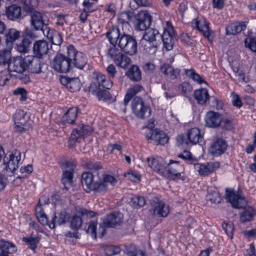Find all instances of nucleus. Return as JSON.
Instances as JSON below:
<instances>
[{"instance_id": "1", "label": "nucleus", "mask_w": 256, "mask_h": 256, "mask_svg": "<svg viewBox=\"0 0 256 256\" xmlns=\"http://www.w3.org/2000/svg\"><path fill=\"white\" fill-rule=\"evenodd\" d=\"M110 44H118V46L122 52L128 55L133 56L137 52V42L132 36L120 32L117 26H113L106 34Z\"/></svg>"}, {"instance_id": "2", "label": "nucleus", "mask_w": 256, "mask_h": 256, "mask_svg": "<svg viewBox=\"0 0 256 256\" xmlns=\"http://www.w3.org/2000/svg\"><path fill=\"white\" fill-rule=\"evenodd\" d=\"M226 198L227 202L232 204L233 208L237 209L244 208L240 214V221L244 223L250 221L256 214V212L253 208L248 206V201L239 191L234 190H226Z\"/></svg>"}, {"instance_id": "3", "label": "nucleus", "mask_w": 256, "mask_h": 256, "mask_svg": "<svg viewBox=\"0 0 256 256\" xmlns=\"http://www.w3.org/2000/svg\"><path fill=\"white\" fill-rule=\"evenodd\" d=\"M107 52L108 56L116 64L122 68H126L131 62L130 58L124 55L121 48H118V44H110Z\"/></svg>"}, {"instance_id": "4", "label": "nucleus", "mask_w": 256, "mask_h": 256, "mask_svg": "<svg viewBox=\"0 0 256 256\" xmlns=\"http://www.w3.org/2000/svg\"><path fill=\"white\" fill-rule=\"evenodd\" d=\"M202 138L200 130L196 128H192L188 131L186 137L183 135H179L177 136V144L179 146L188 148L190 144L198 143Z\"/></svg>"}, {"instance_id": "5", "label": "nucleus", "mask_w": 256, "mask_h": 256, "mask_svg": "<svg viewBox=\"0 0 256 256\" xmlns=\"http://www.w3.org/2000/svg\"><path fill=\"white\" fill-rule=\"evenodd\" d=\"M67 54L69 56L72 65L73 64L79 69H82L87 62L85 54L76 50L72 45L67 48Z\"/></svg>"}, {"instance_id": "6", "label": "nucleus", "mask_w": 256, "mask_h": 256, "mask_svg": "<svg viewBox=\"0 0 256 256\" xmlns=\"http://www.w3.org/2000/svg\"><path fill=\"white\" fill-rule=\"evenodd\" d=\"M132 108L134 114L138 118H146L151 114L150 108L144 104L142 99L135 97L132 102Z\"/></svg>"}, {"instance_id": "7", "label": "nucleus", "mask_w": 256, "mask_h": 256, "mask_svg": "<svg viewBox=\"0 0 256 256\" xmlns=\"http://www.w3.org/2000/svg\"><path fill=\"white\" fill-rule=\"evenodd\" d=\"M53 68L60 73H66L70 71L72 68L69 56H64L62 54H57L52 62Z\"/></svg>"}, {"instance_id": "8", "label": "nucleus", "mask_w": 256, "mask_h": 256, "mask_svg": "<svg viewBox=\"0 0 256 256\" xmlns=\"http://www.w3.org/2000/svg\"><path fill=\"white\" fill-rule=\"evenodd\" d=\"M184 170V168L179 164L178 162L170 160L169 163L167 164L166 168L165 170V176L168 174L170 177L173 176L174 180H184L185 178L182 176Z\"/></svg>"}, {"instance_id": "9", "label": "nucleus", "mask_w": 256, "mask_h": 256, "mask_svg": "<svg viewBox=\"0 0 256 256\" xmlns=\"http://www.w3.org/2000/svg\"><path fill=\"white\" fill-rule=\"evenodd\" d=\"M21 160V152L18 150H15L8 157L4 160V170L6 172H13L18 167V164Z\"/></svg>"}, {"instance_id": "10", "label": "nucleus", "mask_w": 256, "mask_h": 256, "mask_svg": "<svg viewBox=\"0 0 256 256\" xmlns=\"http://www.w3.org/2000/svg\"><path fill=\"white\" fill-rule=\"evenodd\" d=\"M194 168L201 176H208L220 168L218 162H209L205 164L195 163Z\"/></svg>"}, {"instance_id": "11", "label": "nucleus", "mask_w": 256, "mask_h": 256, "mask_svg": "<svg viewBox=\"0 0 256 256\" xmlns=\"http://www.w3.org/2000/svg\"><path fill=\"white\" fill-rule=\"evenodd\" d=\"M27 56L14 57L8 64L10 71L22 74L26 70Z\"/></svg>"}, {"instance_id": "12", "label": "nucleus", "mask_w": 256, "mask_h": 256, "mask_svg": "<svg viewBox=\"0 0 256 256\" xmlns=\"http://www.w3.org/2000/svg\"><path fill=\"white\" fill-rule=\"evenodd\" d=\"M146 138L148 140H152L156 145H164L168 140L166 133L158 130H150L146 134Z\"/></svg>"}, {"instance_id": "13", "label": "nucleus", "mask_w": 256, "mask_h": 256, "mask_svg": "<svg viewBox=\"0 0 256 256\" xmlns=\"http://www.w3.org/2000/svg\"><path fill=\"white\" fill-rule=\"evenodd\" d=\"M146 161L150 167L156 171L158 174L165 176V170L167 163L160 156L156 158H148Z\"/></svg>"}, {"instance_id": "14", "label": "nucleus", "mask_w": 256, "mask_h": 256, "mask_svg": "<svg viewBox=\"0 0 256 256\" xmlns=\"http://www.w3.org/2000/svg\"><path fill=\"white\" fill-rule=\"evenodd\" d=\"M64 170L63 172L62 182L65 188H68L66 185H70L72 182L73 172L76 167L74 161H66L64 163Z\"/></svg>"}, {"instance_id": "15", "label": "nucleus", "mask_w": 256, "mask_h": 256, "mask_svg": "<svg viewBox=\"0 0 256 256\" xmlns=\"http://www.w3.org/2000/svg\"><path fill=\"white\" fill-rule=\"evenodd\" d=\"M152 210L154 215L160 217H166L170 212V208L164 202L154 199L152 203Z\"/></svg>"}, {"instance_id": "16", "label": "nucleus", "mask_w": 256, "mask_h": 256, "mask_svg": "<svg viewBox=\"0 0 256 256\" xmlns=\"http://www.w3.org/2000/svg\"><path fill=\"white\" fill-rule=\"evenodd\" d=\"M151 22V16L146 12H141L138 14L136 29L140 30H146L150 26Z\"/></svg>"}, {"instance_id": "17", "label": "nucleus", "mask_w": 256, "mask_h": 256, "mask_svg": "<svg viewBox=\"0 0 256 256\" xmlns=\"http://www.w3.org/2000/svg\"><path fill=\"white\" fill-rule=\"evenodd\" d=\"M40 58L36 56H27L26 70L34 74L42 72V63Z\"/></svg>"}, {"instance_id": "18", "label": "nucleus", "mask_w": 256, "mask_h": 256, "mask_svg": "<svg viewBox=\"0 0 256 256\" xmlns=\"http://www.w3.org/2000/svg\"><path fill=\"white\" fill-rule=\"evenodd\" d=\"M222 120V116L220 113L210 111L206 114L205 122L207 126L216 128L220 126Z\"/></svg>"}, {"instance_id": "19", "label": "nucleus", "mask_w": 256, "mask_h": 256, "mask_svg": "<svg viewBox=\"0 0 256 256\" xmlns=\"http://www.w3.org/2000/svg\"><path fill=\"white\" fill-rule=\"evenodd\" d=\"M123 215L118 212H114L108 214L103 220L105 226L114 227L119 226L122 222Z\"/></svg>"}, {"instance_id": "20", "label": "nucleus", "mask_w": 256, "mask_h": 256, "mask_svg": "<svg viewBox=\"0 0 256 256\" xmlns=\"http://www.w3.org/2000/svg\"><path fill=\"white\" fill-rule=\"evenodd\" d=\"M49 50V44L44 40H38L33 45V52L34 56L42 58L47 54Z\"/></svg>"}, {"instance_id": "21", "label": "nucleus", "mask_w": 256, "mask_h": 256, "mask_svg": "<svg viewBox=\"0 0 256 256\" xmlns=\"http://www.w3.org/2000/svg\"><path fill=\"white\" fill-rule=\"evenodd\" d=\"M160 72L170 80L176 79L180 76V70L175 68L168 64L164 63L160 67Z\"/></svg>"}, {"instance_id": "22", "label": "nucleus", "mask_w": 256, "mask_h": 256, "mask_svg": "<svg viewBox=\"0 0 256 256\" xmlns=\"http://www.w3.org/2000/svg\"><path fill=\"white\" fill-rule=\"evenodd\" d=\"M30 16L31 28L36 30L42 29L44 26V20L42 14L36 10H34L30 12Z\"/></svg>"}, {"instance_id": "23", "label": "nucleus", "mask_w": 256, "mask_h": 256, "mask_svg": "<svg viewBox=\"0 0 256 256\" xmlns=\"http://www.w3.org/2000/svg\"><path fill=\"white\" fill-rule=\"evenodd\" d=\"M226 147V143L224 140L218 139L212 144L209 151L214 156H218L224 152Z\"/></svg>"}, {"instance_id": "24", "label": "nucleus", "mask_w": 256, "mask_h": 256, "mask_svg": "<svg viewBox=\"0 0 256 256\" xmlns=\"http://www.w3.org/2000/svg\"><path fill=\"white\" fill-rule=\"evenodd\" d=\"M246 28V24L244 22H237L229 24L226 28L227 35H235L244 31Z\"/></svg>"}, {"instance_id": "25", "label": "nucleus", "mask_w": 256, "mask_h": 256, "mask_svg": "<svg viewBox=\"0 0 256 256\" xmlns=\"http://www.w3.org/2000/svg\"><path fill=\"white\" fill-rule=\"evenodd\" d=\"M16 250L15 244L6 240H0V256H9L8 254L14 253Z\"/></svg>"}, {"instance_id": "26", "label": "nucleus", "mask_w": 256, "mask_h": 256, "mask_svg": "<svg viewBox=\"0 0 256 256\" xmlns=\"http://www.w3.org/2000/svg\"><path fill=\"white\" fill-rule=\"evenodd\" d=\"M6 12L7 18L10 20H14L22 18L21 8L16 4L8 7Z\"/></svg>"}, {"instance_id": "27", "label": "nucleus", "mask_w": 256, "mask_h": 256, "mask_svg": "<svg viewBox=\"0 0 256 256\" xmlns=\"http://www.w3.org/2000/svg\"><path fill=\"white\" fill-rule=\"evenodd\" d=\"M82 184L84 190L89 192L92 190L94 182V175L88 172H84L82 175Z\"/></svg>"}, {"instance_id": "28", "label": "nucleus", "mask_w": 256, "mask_h": 256, "mask_svg": "<svg viewBox=\"0 0 256 256\" xmlns=\"http://www.w3.org/2000/svg\"><path fill=\"white\" fill-rule=\"evenodd\" d=\"M78 114V108H69L62 117L61 123L62 124H74Z\"/></svg>"}, {"instance_id": "29", "label": "nucleus", "mask_w": 256, "mask_h": 256, "mask_svg": "<svg viewBox=\"0 0 256 256\" xmlns=\"http://www.w3.org/2000/svg\"><path fill=\"white\" fill-rule=\"evenodd\" d=\"M164 46L167 50H170L172 49L174 44V38L170 30H164L163 34L161 36Z\"/></svg>"}, {"instance_id": "30", "label": "nucleus", "mask_w": 256, "mask_h": 256, "mask_svg": "<svg viewBox=\"0 0 256 256\" xmlns=\"http://www.w3.org/2000/svg\"><path fill=\"white\" fill-rule=\"evenodd\" d=\"M193 24L194 27L196 28L199 31L202 32L204 36L209 39L210 34L209 32V24L208 22L204 20L202 21L194 20Z\"/></svg>"}, {"instance_id": "31", "label": "nucleus", "mask_w": 256, "mask_h": 256, "mask_svg": "<svg viewBox=\"0 0 256 256\" xmlns=\"http://www.w3.org/2000/svg\"><path fill=\"white\" fill-rule=\"evenodd\" d=\"M29 118L26 112L22 110H18L14 116V120L15 124L26 125Z\"/></svg>"}, {"instance_id": "32", "label": "nucleus", "mask_w": 256, "mask_h": 256, "mask_svg": "<svg viewBox=\"0 0 256 256\" xmlns=\"http://www.w3.org/2000/svg\"><path fill=\"white\" fill-rule=\"evenodd\" d=\"M194 96L198 102L200 104H206L207 100L209 98L208 92L206 88H201L196 90L194 92Z\"/></svg>"}, {"instance_id": "33", "label": "nucleus", "mask_w": 256, "mask_h": 256, "mask_svg": "<svg viewBox=\"0 0 256 256\" xmlns=\"http://www.w3.org/2000/svg\"><path fill=\"white\" fill-rule=\"evenodd\" d=\"M68 216L66 212H60L58 218L54 214L50 223L49 224V226L52 229L54 228L56 224L59 226L63 224L66 222Z\"/></svg>"}, {"instance_id": "34", "label": "nucleus", "mask_w": 256, "mask_h": 256, "mask_svg": "<svg viewBox=\"0 0 256 256\" xmlns=\"http://www.w3.org/2000/svg\"><path fill=\"white\" fill-rule=\"evenodd\" d=\"M21 32L17 30L11 28H10L6 34V40L8 44H12L14 42L18 40L20 36Z\"/></svg>"}, {"instance_id": "35", "label": "nucleus", "mask_w": 256, "mask_h": 256, "mask_svg": "<svg viewBox=\"0 0 256 256\" xmlns=\"http://www.w3.org/2000/svg\"><path fill=\"white\" fill-rule=\"evenodd\" d=\"M128 76L132 80L139 81L142 78L141 72L137 66H132L127 72Z\"/></svg>"}, {"instance_id": "36", "label": "nucleus", "mask_w": 256, "mask_h": 256, "mask_svg": "<svg viewBox=\"0 0 256 256\" xmlns=\"http://www.w3.org/2000/svg\"><path fill=\"white\" fill-rule=\"evenodd\" d=\"M159 32L157 30L148 28L143 34V39L149 42H152L156 40V38Z\"/></svg>"}, {"instance_id": "37", "label": "nucleus", "mask_w": 256, "mask_h": 256, "mask_svg": "<svg viewBox=\"0 0 256 256\" xmlns=\"http://www.w3.org/2000/svg\"><path fill=\"white\" fill-rule=\"evenodd\" d=\"M145 198L142 196H134L130 198L129 203L134 208H138L143 206L146 204Z\"/></svg>"}, {"instance_id": "38", "label": "nucleus", "mask_w": 256, "mask_h": 256, "mask_svg": "<svg viewBox=\"0 0 256 256\" xmlns=\"http://www.w3.org/2000/svg\"><path fill=\"white\" fill-rule=\"evenodd\" d=\"M32 41L28 37H24L22 41L16 46L17 50L21 53H26L28 52Z\"/></svg>"}, {"instance_id": "39", "label": "nucleus", "mask_w": 256, "mask_h": 256, "mask_svg": "<svg viewBox=\"0 0 256 256\" xmlns=\"http://www.w3.org/2000/svg\"><path fill=\"white\" fill-rule=\"evenodd\" d=\"M81 88L80 80L78 78H71L66 84V88L71 92L78 91Z\"/></svg>"}, {"instance_id": "40", "label": "nucleus", "mask_w": 256, "mask_h": 256, "mask_svg": "<svg viewBox=\"0 0 256 256\" xmlns=\"http://www.w3.org/2000/svg\"><path fill=\"white\" fill-rule=\"evenodd\" d=\"M11 51L10 50L4 49L0 51V64L6 65L10 63L11 58Z\"/></svg>"}, {"instance_id": "41", "label": "nucleus", "mask_w": 256, "mask_h": 256, "mask_svg": "<svg viewBox=\"0 0 256 256\" xmlns=\"http://www.w3.org/2000/svg\"><path fill=\"white\" fill-rule=\"evenodd\" d=\"M142 89V86L139 84H136L133 87L130 88L128 90L124 99L125 104H126L130 99L136 94L138 92H140Z\"/></svg>"}, {"instance_id": "42", "label": "nucleus", "mask_w": 256, "mask_h": 256, "mask_svg": "<svg viewBox=\"0 0 256 256\" xmlns=\"http://www.w3.org/2000/svg\"><path fill=\"white\" fill-rule=\"evenodd\" d=\"M185 74L188 78L192 79L194 82H196L199 84H202L205 82L202 80L201 76L193 69L185 70Z\"/></svg>"}, {"instance_id": "43", "label": "nucleus", "mask_w": 256, "mask_h": 256, "mask_svg": "<svg viewBox=\"0 0 256 256\" xmlns=\"http://www.w3.org/2000/svg\"><path fill=\"white\" fill-rule=\"evenodd\" d=\"M132 16L130 15V13L122 12L118 15V20L119 24H122L126 27H129L128 22L130 20Z\"/></svg>"}, {"instance_id": "44", "label": "nucleus", "mask_w": 256, "mask_h": 256, "mask_svg": "<svg viewBox=\"0 0 256 256\" xmlns=\"http://www.w3.org/2000/svg\"><path fill=\"white\" fill-rule=\"evenodd\" d=\"M40 240L39 236H32L28 238H24L22 239L23 241L26 242L29 245V248L34 250L37 247V244L39 242Z\"/></svg>"}, {"instance_id": "45", "label": "nucleus", "mask_w": 256, "mask_h": 256, "mask_svg": "<svg viewBox=\"0 0 256 256\" xmlns=\"http://www.w3.org/2000/svg\"><path fill=\"white\" fill-rule=\"evenodd\" d=\"M38 5V0H24L23 2L24 10L28 12H34Z\"/></svg>"}, {"instance_id": "46", "label": "nucleus", "mask_w": 256, "mask_h": 256, "mask_svg": "<svg viewBox=\"0 0 256 256\" xmlns=\"http://www.w3.org/2000/svg\"><path fill=\"white\" fill-rule=\"evenodd\" d=\"M108 186L102 180H100L94 182L92 190L96 192H102L106 191L108 189Z\"/></svg>"}, {"instance_id": "47", "label": "nucleus", "mask_w": 256, "mask_h": 256, "mask_svg": "<svg viewBox=\"0 0 256 256\" xmlns=\"http://www.w3.org/2000/svg\"><path fill=\"white\" fill-rule=\"evenodd\" d=\"M206 199L208 200L214 204H219L222 200L220 194L216 190L210 192H208V194L206 196Z\"/></svg>"}, {"instance_id": "48", "label": "nucleus", "mask_w": 256, "mask_h": 256, "mask_svg": "<svg viewBox=\"0 0 256 256\" xmlns=\"http://www.w3.org/2000/svg\"><path fill=\"white\" fill-rule=\"evenodd\" d=\"M178 157L185 160L188 163L194 164L197 161V159L194 158L189 151L184 150L182 153L178 155Z\"/></svg>"}, {"instance_id": "49", "label": "nucleus", "mask_w": 256, "mask_h": 256, "mask_svg": "<svg viewBox=\"0 0 256 256\" xmlns=\"http://www.w3.org/2000/svg\"><path fill=\"white\" fill-rule=\"evenodd\" d=\"M124 176L133 182H138L140 180V176L136 171L129 170L125 172Z\"/></svg>"}, {"instance_id": "50", "label": "nucleus", "mask_w": 256, "mask_h": 256, "mask_svg": "<svg viewBox=\"0 0 256 256\" xmlns=\"http://www.w3.org/2000/svg\"><path fill=\"white\" fill-rule=\"evenodd\" d=\"M178 90L182 94L185 95L192 92V88L188 82H184L178 86Z\"/></svg>"}, {"instance_id": "51", "label": "nucleus", "mask_w": 256, "mask_h": 256, "mask_svg": "<svg viewBox=\"0 0 256 256\" xmlns=\"http://www.w3.org/2000/svg\"><path fill=\"white\" fill-rule=\"evenodd\" d=\"M82 220L80 216L76 215L74 216L70 220V226L74 230L79 229L82 224Z\"/></svg>"}, {"instance_id": "52", "label": "nucleus", "mask_w": 256, "mask_h": 256, "mask_svg": "<svg viewBox=\"0 0 256 256\" xmlns=\"http://www.w3.org/2000/svg\"><path fill=\"white\" fill-rule=\"evenodd\" d=\"M10 78L9 72L7 70H2L0 72V86H4Z\"/></svg>"}, {"instance_id": "53", "label": "nucleus", "mask_w": 256, "mask_h": 256, "mask_svg": "<svg viewBox=\"0 0 256 256\" xmlns=\"http://www.w3.org/2000/svg\"><path fill=\"white\" fill-rule=\"evenodd\" d=\"M222 227L228 236L232 239L233 238V231L234 230L233 224L232 222L224 223L222 224Z\"/></svg>"}, {"instance_id": "54", "label": "nucleus", "mask_w": 256, "mask_h": 256, "mask_svg": "<svg viewBox=\"0 0 256 256\" xmlns=\"http://www.w3.org/2000/svg\"><path fill=\"white\" fill-rule=\"evenodd\" d=\"M104 252L106 256H112L114 254L119 253L120 252V248L118 246H106Z\"/></svg>"}, {"instance_id": "55", "label": "nucleus", "mask_w": 256, "mask_h": 256, "mask_svg": "<svg viewBox=\"0 0 256 256\" xmlns=\"http://www.w3.org/2000/svg\"><path fill=\"white\" fill-rule=\"evenodd\" d=\"M102 180L108 186V188L109 186H113L118 182L117 180L114 177L107 174H103Z\"/></svg>"}, {"instance_id": "56", "label": "nucleus", "mask_w": 256, "mask_h": 256, "mask_svg": "<svg viewBox=\"0 0 256 256\" xmlns=\"http://www.w3.org/2000/svg\"><path fill=\"white\" fill-rule=\"evenodd\" d=\"M50 40L52 44L58 46L60 45L62 42V38L61 34L56 30L54 32V34L50 37Z\"/></svg>"}, {"instance_id": "57", "label": "nucleus", "mask_w": 256, "mask_h": 256, "mask_svg": "<svg viewBox=\"0 0 256 256\" xmlns=\"http://www.w3.org/2000/svg\"><path fill=\"white\" fill-rule=\"evenodd\" d=\"M244 44L246 48L256 52V39L247 38L244 40Z\"/></svg>"}, {"instance_id": "58", "label": "nucleus", "mask_w": 256, "mask_h": 256, "mask_svg": "<svg viewBox=\"0 0 256 256\" xmlns=\"http://www.w3.org/2000/svg\"><path fill=\"white\" fill-rule=\"evenodd\" d=\"M97 223L94 221H91L89 222L87 232L90 234L92 237L94 239L96 238V229Z\"/></svg>"}, {"instance_id": "59", "label": "nucleus", "mask_w": 256, "mask_h": 256, "mask_svg": "<svg viewBox=\"0 0 256 256\" xmlns=\"http://www.w3.org/2000/svg\"><path fill=\"white\" fill-rule=\"evenodd\" d=\"M82 5L84 12H91L95 10L94 3L90 2L89 0H84Z\"/></svg>"}, {"instance_id": "60", "label": "nucleus", "mask_w": 256, "mask_h": 256, "mask_svg": "<svg viewBox=\"0 0 256 256\" xmlns=\"http://www.w3.org/2000/svg\"><path fill=\"white\" fill-rule=\"evenodd\" d=\"M97 96L100 100H108L111 98L109 92L106 90H99L96 93Z\"/></svg>"}, {"instance_id": "61", "label": "nucleus", "mask_w": 256, "mask_h": 256, "mask_svg": "<svg viewBox=\"0 0 256 256\" xmlns=\"http://www.w3.org/2000/svg\"><path fill=\"white\" fill-rule=\"evenodd\" d=\"M231 96L232 98V104L238 108H240L242 105V103L238 95L234 92H232Z\"/></svg>"}, {"instance_id": "62", "label": "nucleus", "mask_w": 256, "mask_h": 256, "mask_svg": "<svg viewBox=\"0 0 256 256\" xmlns=\"http://www.w3.org/2000/svg\"><path fill=\"white\" fill-rule=\"evenodd\" d=\"M82 136H82L79 130L76 129L72 132L70 134V144L72 142L74 143L78 141V140Z\"/></svg>"}, {"instance_id": "63", "label": "nucleus", "mask_w": 256, "mask_h": 256, "mask_svg": "<svg viewBox=\"0 0 256 256\" xmlns=\"http://www.w3.org/2000/svg\"><path fill=\"white\" fill-rule=\"evenodd\" d=\"M42 198H43L42 197V198L40 200L38 206L36 208V214L37 218H40V216L42 217L46 216L42 208V204H41V201Z\"/></svg>"}, {"instance_id": "64", "label": "nucleus", "mask_w": 256, "mask_h": 256, "mask_svg": "<svg viewBox=\"0 0 256 256\" xmlns=\"http://www.w3.org/2000/svg\"><path fill=\"white\" fill-rule=\"evenodd\" d=\"M14 94L16 95H20V99L22 100H25L26 98V92L22 88H18L14 91Z\"/></svg>"}]
</instances>
